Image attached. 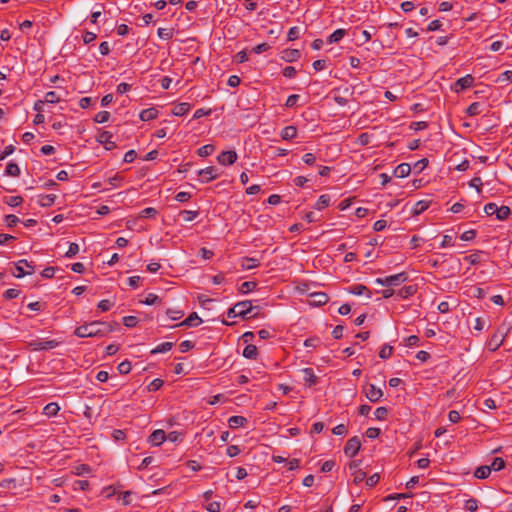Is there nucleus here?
<instances>
[{
  "mask_svg": "<svg viewBox=\"0 0 512 512\" xmlns=\"http://www.w3.org/2000/svg\"><path fill=\"white\" fill-rule=\"evenodd\" d=\"M303 380L306 386L312 387L318 383V377L315 375L312 368H304L302 370Z\"/></svg>",
  "mask_w": 512,
  "mask_h": 512,
  "instance_id": "obj_13",
  "label": "nucleus"
},
{
  "mask_svg": "<svg viewBox=\"0 0 512 512\" xmlns=\"http://www.w3.org/2000/svg\"><path fill=\"white\" fill-rule=\"evenodd\" d=\"M201 322L202 320L198 317L197 313L193 312L177 326L194 327L198 326Z\"/></svg>",
  "mask_w": 512,
  "mask_h": 512,
  "instance_id": "obj_17",
  "label": "nucleus"
},
{
  "mask_svg": "<svg viewBox=\"0 0 512 512\" xmlns=\"http://www.w3.org/2000/svg\"><path fill=\"white\" fill-rule=\"evenodd\" d=\"M300 35V29L296 26L291 27L288 31L287 38L289 41H294L299 38Z\"/></svg>",
  "mask_w": 512,
  "mask_h": 512,
  "instance_id": "obj_57",
  "label": "nucleus"
},
{
  "mask_svg": "<svg viewBox=\"0 0 512 512\" xmlns=\"http://www.w3.org/2000/svg\"><path fill=\"white\" fill-rule=\"evenodd\" d=\"M158 110L154 107H151V108H147V109H144L140 112V119L142 121H150V120H154L158 117Z\"/></svg>",
  "mask_w": 512,
  "mask_h": 512,
  "instance_id": "obj_16",
  "label": "nucleus"
},
{
  "mask_svg": "<svg viewBox=\"0 0 512 512\" xmlns=\"http://www.w3.org/2000/svg\"><path fill=\"white\" fill-rule=\"evenodd\" d=\"M257 287V283L254 282V281H246V282H243L238 290L240 293L242 294H246V293H249L253 290H255V288Z\"/></svg>",
  "mask_w": 512,
  "mask_h": 512,
  "instance_id": "obj_33",
  "label": "nucleus"
},
{
  "mask_svg": "<svg viewBox=\"0 0 512 512\" xmlns=\"http://www.w3.org/2000/svg\"><path fill=\"white\" fill-rule=\"evenodd\" d=\"M172 347H173V343L172 342H164V343H161L158 346H156L151 351V353L152 354L164 353V352L170 351L172 349Z\"/></svg>",
  "mask_w": 512,
  "mask_h": 512,
  "instance_id": "obj_38",
  "label": "nucleus"
},
{
  "mask_svg": "<svg viewBox=\"0 0 512 512\" xmlns=\"http://www.w3.org/2000/svg\"><path fill=\"white\" fill-rule=\"evenodd\" d=\"M481 251H476L464 258L465 261H468L471 265H477L481 262Z\"/></svg>",
  "mask_w": 512,
  "mask_h": 512,
  "instance_id": "obj_39",
  "label": "nucleus"
},
{
  "mask_svg": "<svg viewBox=\"0 0 512 512\" xmlns=\"http://www.w3.org/2000/svg\"><path fill=\"white\" fill-rule=\"evenodd\" d=\"M214 150H215L214 145L206 144V145H203L202 147H200L197 150V154L200 157H208V156H210L214 152Z\"/></svg>",
  "mask_w": 512,
  "mask_h": 512,
  "instance_id": "obj_35",
  "label": "nucleus"
},
{
  "mask_svg": "<svg viewBox=\"0 0 512 512\" xmlns=\"http://www.w3.org/2000/svg\"><path fill=\"white\" fill-rule=\"evenodd\" d=\"M480 113H481L480 104L478 102H473L466 109V114L468 116H476V115H479Z\"/></svg>",
  "mask_w": 512,
  "mask_h": 512,
  "instance_id": "obj_41",
  "label": "nucleus"
},
{
  "mask_svg": "<svg viewBox=\"0 0 512 512\" xmlns=\"http://www.w3.org/2000/svg\"><path fill=\"white\" fill-rule=\"evenodd\" d=\"M112 137H113V134L112 132L110 131H102L98 136H97V141L104 145V148L106 150H113L116 148V143L114 141H112Z\"/></svg>",
  "mask_w": 512,
  "mask_h": 512,
  "instance_id": "obj_11",
  "label": "nucleus"
},
{
  "mask_svg": "<svg viewBox=\"0 0 512 512\" xmlns=\"http://www.w3.org/2000/svg\"><path fill=\"white\" fill-rule=\"evenodd\" d=\"M297 136V128L295 126H286L281 131V137L283 140H292Z\"/></svg>",
  "mask_w": 512,
  "mask_h": 512,
  "instance_id": "obj_23",
  "label": "nucleus"
},
{
  "mask_svg": "<svg viewBox=\"0 0 512 512\" xmlns=\"http://www.w3.org/2000/svg\"><path fill=\"white\" fill-rule=\"evenodd\" d=\"M429 205H430V201H427V200L418 201L414 205L413 215H419V214L423 213L425 210L428 209Z\"/></svg>",
  "mask_w": 512,
  "mask_h": 512,
  "instance_id": "obj_30",
  "label": "nucleus"
},
{
  "mask_svg": "<svg viewBox=\"0 0 512 512\" xmlns=\"http://www.w3.org/2000/svg\"><path fill=\"white\" fill-rule=\"evenodd\" d=\"M465 508L470 512H475L478 509V501L474 498H471L466 501Z\"/></svg>",
  "mask_w": 512,
  "mask_h": 512,
  "instance_id": "obj_62",
  "label": "nucleus"
},
{
  "mask_svg": "<svg viewBox=\"0 0 512 512\" xmlns=\"http://www.w3.org/2000/svg\"><path fill=\"white\" fill-rule=\"evenodd\" d=\"M474 84V78L472 75L468 74L464 77L459 78L453 86V90L457 93L470 88Z\"/></svg>",
  "mask_w": 512,
  "mask_h": 512,
  "instance_id": "obj_12",
  "label": "nucleus"
},
{
  "mask_svg": "<svg viewBox=\"0 0 512 512\" xmlns=\"http://www.w3.org/2000/svg\"><path fill=\"white\" fill-rule=\"evenodd\" d=\"M364 393L372 403L380 401L383 396V391L380 388H377L374 384H367L364 387Z\"/></svg>",
  "mask_w": 512,
  "mask_h": 512,
  "instance_id": "obj_8",
  "label": "nucleus"
},
{
  "mask_svg": "<svg viewBox=\"0 0 512 512\" xmlns=\"http://www.w3.org/2000/svg\"><path fill=\"white\" fill-rule=\"evenodd\" d=\"M258 350L255 345L248 344L243 350V356L247 359H256Z\"/></svg>",
  "mask_w": 512,
  "mask_h": 512,
  "instance_id": "obj_29",
  "label": "nucleus"
},
{
  "mask_svg": "<svg viewBox=\"0 0 512 512\" xmlns=\"http://www.w3.org/2000/svg\"><path fill=\"white\" fill-rule=\"evenodd\" d=\"M282 74L286 78H293L296 76L297 71H296L295 67H293V66H286L283 69Z\"/></svg>",
  "mask_w": 512,
  "mask_h": 512,
  "instance_id": "obj_64",
  "label": "nucleus"
},
{
  "mask_svg": "<svg viewBox=\"0 0 512 512\" xmlns=\"http://www.w3.org/2000/svg\"><path fill=\"white\" fill-rule=\"evenodd\" d=\"M411 172V166L408 163H401L394 169V176L398 178L407 177Z\"/></svg>",
  "mask_w": 512,
  "mask_h": 512,
  "instance_id": "obj_18",
  "label": "nucleus"
},
{
  "mask_svg": "<svg viewBox=\"0 0 512 512\" xmlns=\"http://www.w3.org/2000/svg\"><path fill=\"white\" fill-rule=\"evenodd\" d=\"M90 484L87 480H76L74 482V490H81V491H85L89 488Z\"/></svg>",
  "mask_w": 512,
  "mask_h": 512,
  "instance_id": "obj_56",
  "label": "nucleus"
},
{
  "mask_svg": "<svg viewBox=\"0 0 512 512\" xmlns=\"http://www.w3.org/2000/svg\"><path fill=\"white\" fill-rule=\"evenodd\" d=\"M238 156L236 151L229 150V151H223L217 156V161L219 164L224 166L232 165L236 162Z\"/></svg>",
  "mask_w": 512,
  "mask_h": 512,
  "instance_id": "obj_10",
  "label": "nucleus"
},
{
  "mask_svg": "<svg viewBox=\"0 0 512 512\" xmlns=\"http://www.w3.org/2000/svg\"><path fill=\"white\" fill-rule=\"evenodd\" d=\"M393 353V347L391 345L385 344L379 351V357L383 360H386L391 357Z\"/></svg>",
  "mask_w": 512,
  "mask_h": 512,
  "instance_id": "obj_40",
  "label": "nucleus"
},
{
  "mask_svg": "<svg viewBox=\"0 0 512 512\" xmlns=\"http://www.w3.org/2000/svg\"><path fill=\"white\" fill-rule=\"evenodd\" d=\"M123 324L128 328H133L138 324V318L136 316H125L123 318Z\"/></svg>",
  "mask_w": 512,
  "mask_h": 512,
  "instance_id": "obj_52",
  "label": "nucleus"
},
{
  "mask_svg": "<svg viewBox=\"0 0 512 512\" xmlns=\"http://www.w3.org/2000/svg\"><path fill=\"white\" fill-rule=\"evenodd\" d=\"M163 384L164 382L162 379L156 378L150 382V384L147 386V389L149 392H156L163 386Z\"/></svg>",
  "mask_w": 512,
  "mask_h": 512,
  "instance_id": "obj_44",
  "label": "nucleus"
},
{
  "mask_svg": "<svg viewBox=\"0 0 512 512\" xmlns=\"http://www.w3.org/2000/svg\"><path fill=\"white\" fill-rule=\"evenodd\" d=\"M5 202L11 207H16L23 202V198L21 196H12L9 197Z\"/></svg>",
  "mask_w": 512,
  "mask_h": 512,
  "instance_id": "obj_60",
  "label": "nucleus"
},
{
  "mask_svg": "<svg viewBox=\"0 0 512 512\" xmlns=\"http://www.w3.org/2000/svg\"><path fill=\"white\" fill-rule=\"evenodd\" d=\"M190 110V104L188 103H179L177 105L174 106L173 110H172V113L175 115V116H184L185 114H187Z\"/></svg>",
  "mask_w": 512,
  "mask_h": 512,
  "instance_id": "obj_25",
  "label": "nucleus"
},
{
  "mask_svg": "<svg viewBox=\"0 0 512 512\" xmlns=\"http://www.w3.org/2000/svg\"><path fill=\"white\" fill-rule=\"evenodd\" d=\"M371 135L368 133H361L357 138V143L362 146H366L370 143Z\"/></svg>",
  "mask_w": 512,
  "mask_h": 512,
  "instance_id": "obj_63",
  "label": "nucleus"
},
{
  "mask_svg": "<svg viewBox=\"0 0 512 512\" xmlns=\"http://www.w3.org/2000/svg\"><path fill=\"white\" fill-rule=\"evenodd\" d=\"M511 215V209L508 206L498 207L496 218L500 221H504Z\"/></svg>",
  "mask_w": 512,
  "mask_h": 512,
  "instance_id": "obj_34",
  "label": "nucleus"
},
{
  "mask_svg": "<svg viewBox=\"0 0 512 512\" xmlns=\"http://www.w3.org/2000/svg\"><path fill=\"white\" fill-rule=\"evenodd\" d=\"M34 273V266L31 265L26 259H21L15 264V272L13 275L17 278H22L25 275Z\"/></svg>",
  "mask_w": 512,
  "mask_h": 512,
  "instance_id": "obj_5",
  "label": "nucleus"
},
{
  "mask_svg": "<svg viewBox=\"0 0 512 512\" xmlns=\"http://www.w3.org/2000/svg\"><path fill=\"white\" fill-rule=\"evenodd\" d=\"M497 211H498V206L496 203H493V202H490V203H487L485 206H484V212L488 215V216H491L493 214H496L497 215Z\"/></svg>",
  "mask_w": 512,
  "mask_h": 512,
  "instance_id": "obj_55",
  "label": "nucleus"
},
{
  "mask_svg": "<svg viewBox=\"0 0 512 512\" xmlns=\"http://www.w3.org/2000/svg\"><path fill=\"white\" fill-rule=\"evenodd\" d=\"M6 174L13 177H18L20 175V168L14 162H9L6 166Z\"/></svg>",
  "mask_w": 512,
  "mask_h": 512,
  "instance_id": "obj_36",
  "label": "nucleus"
},
{
  "mask_svg": "<svg viewBox=\"0 0 512 512\" xmlns=\"http://www.w3.org/2000/svg\"><path fill=\"white\" fill-rule=\"evenodd\" d=\"M238 310V315L241 318L256 317V314H251L253 311L252 303L249 300L241 301L235 304Z\"/></svg>",
  "mask_w": 512,
  "mask_h": 512,
  "instance_id": "obj_9",
  "label": "nucleus"
},
{
  "mask_svg": "<svg viewBox=\"0 0 512 512\" xmlns=\"http://www.w3.org/2000/svg\"><path fill=\"white\" fill-rule=\"evenodd\" d=\"M60 345V341L52 340H32L28 346L32 351L51 350Z\"/></svg>",
  "mask_w": 512,
  "mask_h": 512,
  "instance_id": "obj_4",
  "label": "nucleus"
},
{
  "mask_svg": "<svg viewBox=\"0 0 512 512\" xmlns=\"http://www.w3.org/2000/svg\"><path fill=\"white\" fill-rule=\"evenodd\" d=\"M109 118L110 113L108 111H100L95 115L94 121L96 123H105L109 120Z\"/></svg>",
  "mask_w": 512,
  "mask_h": 512,
  "instance_id": "obj_47",
  "label": "nucleus"
},
{
  "mask_svg": "<svg viewBox=\"0 0 512 512\" xmlns=\"http://www.w3.org/2000/svg\"><path fill=\"white\" fill-rule=\"evenodd\" d=\"M157 210L152 207H147L140 212L141 218H153L157 215Z\"/></svg>",
  "mask_w": 512,
  "mask_h": 512,
  "instance_id": "obj_49",
  "label": "nucleus"
},
{
  "mask_svg": "<svg viewBox=\"0 0 512 512\" xmlns=\"http://www.w3.org/2000/svg\"><path fill=\"white\" fill-rule=\"evenodd\" d=\"M157 34L161 39L169 40L173 37V30L169 28H159Z\"/></svg>",
  "mask_w": 512,
  "mask_h": 512,
  "instance_id": "obj_46",
  "label": "nucleus"
},
{
  "mask_svg": "<svg viewBox=\"0 0 512 512\" xmlns=\"http://www.w3.org/2000/svg\"><path fill=\"white\" fill-rule=\"evenodd\" d=\"M301 53L298 49H286L283 51L282 59L286 62H293L300 58Z\"/></svg>",
  "mask_w": 512,
  "mask_h": 512,
  "instance_id": "obj_22",
  "label": "nucleus"
},
{
  "mask_svg": "<svg viewBox=\"0 0 512 512\" xmlns=\"http://www.w3.org/2000/svg\"><path fill=\"white\" fill-rule=\"evenodd\" d=\"M349 293L357 296L365 295L367 298H371L372 296L371 290L367 286L362 284H355L351 286L349 288Z\"/></svg>",
  "mask_w": 512,
  "mask_h": 512,
  "instance_id": "obj_14",
  "label": "nucleus"
},
{
  "mask_svg": "<svg viewBox=\"0 0 512 512\" xmlns=\"http://www.w3.org/2000/svg\"><path fill=\"white\" fill-rule=\"evenodd\" d=\"M330 204V196L327 195V194H324V195H321L316 204H315V208L317 210H323L325 209L326 207H328Z\"/></svg>",
  "mask_w": 512,
  "mask_h": 512,
  "instance_id": "obj_32",
  "label": "nucleus"
},
{
  "mask_svg": "<svg viewBox=\"0 0 512 512\" xmlns=\"http://www.w3.org/2000/svg\"><path fill=\"white\" fill-rule=\"evenodd\" d=\"M198 176L202 183H209L219 177L217 168L215 166H209L198 171Z\"/></svg>",
  "mask_w": 512,
  "mask_h": 512,
  "instance_id": "obj_7",
  "label": "nucleus"
},
{
  "mask_svg": "<svg viewBox=\"0 0 512 512\" xmlns=\"http://www.w3.org/2000/svg\"><path fill=\"white\" fill-rule=\"evenodd\" d=\"M346 34L345 29H337L335 30L327 39L328 43H336L339 42Z\"/></svg>",
  "mask_w": 512,
  "mask_h": 512,
  "instance_id": "obj_31",
  "label": "nucleus"
},
{
  "mask_svg": "<svg viewBox=\"0 0 512 512\" xmlns=\"http://www.w3.org/2000/svg\"><path fill=\"white\" fill-rule=\"evenodd\" d=\"M59 410H60L59 405L55 402H51V403H48L47 405H45V407L43 409V413L46 416L52 417V416L57 415Z\"/></svg>",
  "mask_w": 512,
  "mask_h": 512,
  "instance_id": "obj_27",
  "label": "nucleus"
},
{
  "mask_svg": "<svg viewBox=\"0 0 512 512\" xmlns=\"http://www.w3.org/2000/svg\"><path fill=\"white\" fill-rule=\"evenodd\" d=\"M114 330V326L110 323L93 321L77 327L74 334L79 338L86 337H103Z\"/></svg>",
  "mask_w": 512,
  "mask_h": 512,
  "instance_id": "obj_1",
  "label": "nucleus"
},
{
  "mask_svg": "<svg viewBox=\"0 0 512 512\" xmlns=\"http://www.w3.org/2000/svg\"><path fill=\"white\" fill-rule=\"evenodd\" d=\"M117 369L120 374H123V375L128 374L132 369L131 362L128 360H124L121 363H119Z\"/></svg>",
  "mask_w": 512,
  "mask_h": 512,
  "instance_id": "obj_43",
  "label": "nucleus"
},
{
  "mask_svg": "<svg viewBox=\"0 0 512 512\" xmlns=\"http://www.w3.org/2000/svg\"><path fill=\"white\" fill-rule=\"evenodd\" d=\"M491 471L492 470L490 466H480L475 470L474 476L478 479H486L487 477H489Z\"/></svg>",
  "mask_w": 512,
  "mask_h": 512,
  "instance_id": "obj_28",
  "label": "nucleus"
},
{
  "mask_svg": "<svg viewBox=\"0 0 512 512\" xmlns=\"http://www.w3.org/2000/svg\"><path fill=\"white\" fill-rule=\"evenodd\" d=\"M408 280V274L401 272L395 275H390L385 278H377L375 282L383 286H398Z\"/></svg>",
  "mask_w": 512,
  "mask_h": 512,
  "instance_id": "obj_3",
  "label": "nucleus"
},
{
  "mask_svg": "<svg viewBox=\"0 0 512 512\" xmlns=\"http://www.w3.org/2000/svg\"><path fill=\"white\" fill-rule=\"evenodd\" d=\"M229 427L232 429H237L243 427L247 424V419L243 416H231L228 419Z\"/></svg>",
  "mask_w": 512,
  "mask_h": 512,
  "instance_id": "obj_20",
  "label": "nucleus"
},
{
  "mask_svg": "<svg viewBox=\"0 0 512 512\" xmlns=\"http://www.w3.org/2000/svg\"><path fill=\"white\" fill-rule=\"evenodd\" d=\"M379 480H380V475L378 473H375L366 479V485L369 488H373L379 482Z\"/></svg>",
  "mask_w": 512,
  "mask_h": 512,
  "instance_id": "obj_59",
  "label": "nucleus"
},
{
  "mask_svg": "<svg viewBox=\"0 0 512 512\" xmlns=\"http://www.w3.org/2000/svg\"><path fill=\"white\" fill-rule=\"evenodd\" d=\"M79 252V245L77 243H70L67 252L65 253V257L72 258L77 255Z\"/></svg>",
  "mask_w": 512,
  "mask_h": 512,
  "instance_id": "obj_53",
  "label": "nucleus"
},
{
  "mask_svg": "<svg viewBox=\"0 0 512 512\" xmlns=\"http://www.w3.org/2000/svg\"><path fill=\"white\" fill-rule=\"evenodd\" d=\"M199 212L198 211H191V210H182L179 215L182 217V219L185 222H191L193 221L197 216Z\"/></svg>",
  "mask_w": 512,
  "mask_h": 512,
  "instance_id": "obj_37",
  "label": "nucleus"
},
{
  "mask_svg": "<svg viewBox=\"0 0 512 512\" xmlns=\"http://www.w3.org/2000/svg\"><path fill=\"white\" fill-rule=\"evenodd\" d=\"M260 265V261L252 257H244L241 259V267L245 270H251Z\"/></svg>",
  "mask_w": 512,
  "mask_h": 512,
  "instance_id": "obj_21",
  "label": "nucleus"
},
{
  "mask_svg": "<svg viewBox=\"0 0 512 512\" xmlns=\"http://www.w3.org/2000/svg\"><path fill=\"white\" fill-rule=\"evenodd\" d=\"M165 439H166V434L163 430H155L149 436V442L155 446L161 445L165 441Z\"/></svg>",
  "mask_w": 512,
  "mask_h": 512,
  "instance_id": "obj_15",
  "label": "nucleus"
},
{
  "mask_svg": "<svg viewBox=\"0 0 512 512\" xmlns=\"http://www.w3.org/2000/svg\"><path fill=\"white\" fill-rule=\"evenodd\" d=\"M311 303L317 306L324 305L328 302L329 297L326 293L318 292L310 295Z\"/></svg>",
  "mask_w": 512,
  "mask_h": 512,
  "instance_id": "obj_19",
  "label": "nucleus"
},
{
  "mask_svg": "<svg viewBox=\"0 0 512 512\" xmlns=\"http://www.w3.org/2000/svg\"><path fill=\"white\" fill-rule=\"evenodd\" d=\"M490 467H491V470L500 471L505 467V461L501 457H496V458H494Z\"/></svg>",
  "mask_w": 512,
  "mask_h": 512,
  "instance_id": "obj_45",
  "label": "nucleus"
},
{
  "mask_svg": "<svg viewBox=\"0 0 512 512\" xmlns=\"http://www.w3.org/2000/svg\"><path fill=\"white\" fill-rule=\"evenodd\" d=\"M509 327H505L504 325H501L497 328L495 333L491 336L489 341L487 342V347L490 351L495 352L497 351L501 345L503 344L505 338L507 337L509 333Z\"/></svg>",
  "mask_w": 512,
  "mask_h": 512,
  "instance_id": "obj_2",
  "label": "nucleus"
},
{
  "mask_svg": "<svg viewBox=\"0 0 512 512\" xmlns=\"http://www.w3.org/2000/svg\"><path fill=\"white\" fill-rule=\"evenodd\" d=\"M388 412L389 410L386 407H378L375 410L374 415L377 420L382 421L386 419Z\"/></svg>",
  "mask_w": 512,
  "mask_h": 512,
  "instance_id": "obj_48",
  "label": "nucleus"
},
{
  "mask_svg": "<svg viewBox=\"0 0 512 512\" xmlns=\"http://www.w3.org/2000/svg\"><path fill=\"white\" fill-rule=\"evenodd\" d=\"M429 161L427 158H422L413 165L415 173H421L428 165Z\"/></svg>",
  "mask_w": 512,
  "mask_h": 512,
  "instance_id": "obj_42",
  "label": "nucleus"
},
{
  "mask_svg": "<svg viewBox=\"0 0 512 512\" xmlns=\"http://www.w3.org/2000/svg\"><path fill=\"white\" fill-rule=\"evenodd\" d=\"M45 102L47 103H51V104H54V103H58L60 101V98L59 96L57 95L56 92L54 91H49L45 94V99H44Z\"/></svg>",
  "mask_w": 512,
  "mask_h": 512,
  "instance_id": "obj_50",
  "label": "nucleus"
},
{
  "mask_svg": "<svg viewBox=\"0 0 512 512\" xmlns=\"http://www.w3.org/2000/svg\"><path fill=\"white\" fill-rule=\"evenodd\" d=\"M55 200L56 195L54 194L40 195L38 203L42 207H50L54 204Z\"/></svg>",
  "mask_w": 512,
  "mask_h": 512,
  "instance_id": "obj_26",
  "label": "nucleus"
},
{
  "mask_svg": "<svg viewBox=\"0 0 512 512\" xmlns=\"http://www.w3.org/2000/svg\"><path fill=\"white\" fill-rule=\"evenodd\" d=\"M160 302L159 297L156 294L149 293L143 301L146 305H154Z\"/></svg>",
  "mask_w": 512,
  "mask_h": 512,
  "instance_id": "obj_58",
  "label": "nucleus"
},
{
  "mask_svg": "<svg viewBox=\"0 0 512 512\" xmlns=\"http://www.w3.org/2000/svg\"><path fill=\"white\" fill-rule=\"evenodd\" d=\"M166 314L171 320H178L183 317L184 312L182 310L167 309Z\"/></svg>",
  "mask_w": 512,
  "mask_h": 512,
  "instance_id": "obj_54",
  "label": "nucleus"
},
{
  "mask_svg": "<svg viewBox=\"0 0 512 512\" xmlns=\"http://www.w3.org/2000/svg\"><path fill=\"white\" fill-rule=\"evenodd\" d=\"M361 448V441L358 436L350 438L344 446V454L348 457L357 455Z\"/></svg>",
  "mask_w": 512,
  "mask_h": 512,
  "instance_id": "obj_6",
  "label": "nucleus"
},
{
  "mask_svg": "<svg viewBox=\"0 0 512 512\" xmlns=\"http://www.w3.org/2000/svg\"><path fill=\"white\" fill-rule=\"evenodd\" d=\"M21 291L15 288H10L6 290L3 294V297L7 300L15 299L20 295Z\"/></svg>",
  "mask_w": 512,
  "mask_h": 512,
  "instance_id": "obj_51",
  "label": "nucleus"
},
{
  "mask_svg": "<svg viewBox=\"0 0 512 512\" xmlns=\"http://www.w3.org/2000/svg\"><path fill=\"white\" fill-rule=\"evenodd\" d=\"M417 292V288L414 285L404 286L400 290H398L397 295L402 298L406 299L411 296H413Z\"/></svg>",
  "mask_w": 512,
  "mask_h": 512,
  "instance_id": "obj_24",
  "label": "nucleus"
},
{
  "mask_svg": "<svg viewBox=\"0 0 512 512\" xmlns=\"http://www.w3.org/2000/svg\"><path fill=\"white\" fill-rule=\"evenodd\" d=\"M19 221L20 220L16 215L9 214L5 216V222L9 228L15 226L17 223H19Z\"/></svg>",
  "mask_w": 512,
  "mask_h": 512,
  "instance_id": "obj_61",
  "label": "nucleus"
}]
</instances>
